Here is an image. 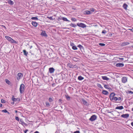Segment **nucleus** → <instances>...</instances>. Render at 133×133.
I'll return each mask as SVG.
<instances>
[{"label": "nucleus", "instance_id": "obj_1", "mask_svg": "<svg viewBox=\"0 0 133 133\" xmlns=\"http://www.w3.org/2000/svg\"><path fill=\"white\" fill-rule=\"evenodd\" d=\"M5 37L8 41L11 43H13L15 44L17 43L16 41L13 39L11 37L8 36H5Z\"/></svg>", "mask_w": 133, "mask_h": 133}, {"label": "nucleus", "instance_id": "obj_2", "mask_svg": "<svg viewBox=\"0 0 133 133\" xmlns=\"http://www.w3.org/2000/svg\"><path fill=\"white\" fill-rule=\"evenodd\" d=\"M25 85L23 84H21L20 85L19 88L20 92L21 94H23L24 91Z\"/></svg>", "mask_w": 133, "mask_h": 133}, {"label": "nucleus", "instance_id": "obj_3", "mask_svg": "<svg viewBox=\"0 0 133 133\" xmlns=\"http://www.w3.org/2000/svg\"><path fill=\"white\" fill-rule=\"evenodd\" d=\"M77 25L78 26L83 28H84L86 27V25L82 23H77Z\"/></svg>", "mask_w": 133, "mask_h": 133}, {"label": "nucleus", "instance_id": "obj_4", "mask_svg": "<svg viewBox=\"0 0 133 133\" xmlns=\"http://www.w3.org/2000/svg\"><path fill=\"white\" fill-rule=\"evenodd\" d=\"M97 117V116L96 115H93L91 116L89 119L91 121H93L96 119Z\"/></svg>", "mask_w": 133, "mask_h": 133}, {"label": "nucleus", "instance_id": "obj_5", "mask_svg": "<svg viewBox=\"0 0 133 133\" xmlns=\"http://www.w3.org/2000/svg\"><path fill=\"white\" fill-rule=\"evenodd\" d=\"M23 76V74L21 73H18L16 76L17 79L18 80H19Z\"/></svg>", "mask_w": 133, "mask_h": 133}, {"label": "nucleus", "instance_id": "obj_6", "mask_svg": "<svg viewBox=\"0 0 133 133\" xmlns=\"http://www.w3.org/2000/svg\"><path fill=\"white\" fill-rule=\"evenodd\" d=\"M115 95V94L114 92H113L111 93L109 97L110 99L112 101L114 100Z\"/></svg>", "mask_w": 133, "mask_h": 133}, {"label": "nucleus", "instance_id": "obj_7", "mask_svg": "<svg viewBox=\"0 0 133 133\" xmlns=\"http://www.w3.org/2000/svg\"><path fill=\"white\" fill-rule=\"evenodd\" d=\"M127 77H122V83H125L127 81Z\"/></svg>", "mask_w": 133, "mask_h": 133}, {"label": "nucleus", "instance_id": "obj_8", "mask_svg": "<svg viewBox=\"0 0 133 133\" xmlns=\"http://www.w3.org/2000/svg\"><path fill=\"white\" fill-rule=\"evenodd\" d=\"M130 43L128 42H123L121 44V46H124L129 45Z\"/></svg>", "mask_w": 133, "mask_h": 133}, {"label": "nucleus", "instance_id": "obj_9", "mask_svg": "<svg viewBox=\"0 0 133 133\" xmlns=\"http://www.w3.org/2000/svg\"><path fill=\"white\" fill-rule=\"evenodd\" d=\"M129 114H123L121 115V117L124 118H127L129 117Z\"/></svg>", "mask_w": 133, "mask_h": 133}, {"label": "nucleus", "instance_id": "obj_10", "mask_svg": "<svg viewBox=\"0 0 133 133\" xmlns=\"http://www.w3.org/2000/svg\"><path fill=\"white\" fill-rule=\"evenodd\" d=\"M12 99L14 101H19L20 100V99L18 98H14L13 96L12 97Z\"/></svg>", "mask_w": 133, "mask_h": 133}, {"label": "nucleus", "instance_id": "obj_11", "mask_svg": "<svg viewBox=\"0 0 133 133\" xmlns=\"http://www.w3.org/2000/svg\"><path fill=\"white\" fill-rule=\"evenodd\" d=\"M116 66L118 67H122L124 65V64L122 63H118L116 64Z\"/></svg>", "mask_w": 133, "mask_h": 133}, {"label": "nucleus", "instance_id": "obj_12", "mask_svg": "<svg viewBox=\"0 0 133 133\" xmlns=\"http://www.w3.org/2000/svg\"><path fill=\"white\" fill-rule=\"evenodd\" d=\"M41 35L44 36L46 37L48 35L46 34V33L45 31H42V32L41 34Z\"/></svg>", "mask_w": 133, "mask_h": 133}, {"label": "nucleus", "instance_id": "obj_13", "mask_svg": "<svg viewBox=\"0 0 133 133\" xmlns=\"http://www.w3.org/2000/svg\"><path fill=\"white\" fill-rule=\"evenodd\" d=\"M55 70L53 68H50L49 69V71L50 73H52L54 72Z\"/></svg>", "mask_w": 133, "mask_h": 133}, {"label": "nucleus", "instance_id": "obj_14", "mask_svg": "<svg viewBox=\"0 0 133 133\" xmlns=\"http://www.w3.org/2000/svg\"><path fill=\"white\" fill-rule=\"evenodd\" d=\"M84 12H85L84 14L86 15H89L92 13L91 11L88 10H87L85 11Z\"/></svg>", "mask_w": 133, "mask_h": 133}, {"label": "nucleus", "instance_id": "obj_15", "mask_svg": "<svg viewBox=\"0 0 133 133\" xmlns=\"http://www.w3.org/2000/svg\"><path fill=\"white\" fill-rule=\"evenodd\" d=\"M82 101L83 104L84 105H88V102H87V101H85L84 99H82Z\"/></svg>", "mask_w": 133, "mask_h": 133}, {"label": "nucleus", "instance_id": "obj_16", "mask_svg": "<svg viewBox=\"0 0 133 133\" xmlns=\"http://www.w3.org/2000/svg\"><path fill=\"white\" fill-rule=\"evenodd\" d=\"M34 26L36 27L37 25V23L36 22L32 21L31 23Z\"/></svg>", "mask_w": 133, "mask_h": 133}, {"label": "nucleus", "instance_id": "obj_17", "mask_svg": "<svg viewBox=\"0 0 133 133\" xmlns=\"http://www.w3.org/2000/svg\"><path fill=\"white\" fill-rule=\"evenodd\" d=\"M128 7V5L125 3L123 4V7L124 9L126 10L127 9V8Z\"/></svg>", "mask_w": 133, "mask_h": 133}, {"label": "nucleus", "instance_id": "obj_18", "mask_svg": "<svg viewBox=\"0 0 133 133\" xmlns=\"http://www.w3.org/2000/svg\"><path fill=\"white\" fill-rule=\"evenodd\" d=\"M124 109V108L123 106H120L119 107H116L115 109H120V110H122V109Z\"/></svg>", "mask_w": 133, "mask_h": 133}, {"label": "nucleus", "instance_id": "obj_19", "mask_svg": "<svg viewBox=\"0 0 133 133\" xmlns=\"http://www.w3.org/2000/svg\"><path fill=\"white\" fill-rule=\"evenodd\" d=\"M102 79L104 80H108L109 79V78H108L107 76H102Z\"/></svg>", "mask_w": 133, "mask_h": 133}, {"label": "nucleus", "instance_id": "obj_20", "mask_svg": "<svg viewBox=\"0 0 133 133\" xmlns=\"http://www.w3.org/2000/svg\"><path fill=\"white\" fill-rule=\"evenodd\" d=\"M23 52L24 53V54L26 56H27V55L28 54V52H27L25 50H23Z\"/></svg>", "mask_w": 133, "mask_h": 133}, {"label": "nucleus", "instance_id": "obj_21", "mask_svg": "<svg viewBox=\"0 0 133 133\" xmlns=\"http://www.w3.org/2000/svg\"><path fill=\"white\" fill-rule=\"evenodd\" d=\"M102 93L103 94L105 95H107L108 93V92L105 90H103Z\"/></svg>", "mask_w": 133, "mask_h": 133}, {"label": "nucleus", "instance_id": "obj_22", "mask_svg": "<svg viewBox=\"0 0 133 133\" xmlns=\"http://www.w3.org/2000/svg\"><path fill=\"white\" fill-rule=\"evenodd\" d=\"M104 87L106 89H111V88L108 85L105 84L104 85Z\"/></svg>", "mask_w": 133, "mask_h": 133}, {"label": "nucleus", "instance_id": "obj_23", "mask_svg": "<svg viewBox=\"0 0 133 133\" xmlns=\"http://www.w3.org/2000/svg\"><path fill=\"white\" fill-rule=\"evenodd\" d=\"M5 82L6 83L8 84L9 85H10L11 84L10 82L7 79H5Z\"/></svg>", "mask_w": 133, "mask_h": 133}, {"label": "nucleus", "instance_id": "obj_24", "mask_svg": "<svg viewBox=\"0 0 133 133\" xmlns=\"http://www.w3.org/2000/svg\"><path fill=\"white\" fill-rule=\"evenodd\" d=\"M8 3L11 5H12L14 4V2L13 1L11 0H9L8 1Z\"/></svg>", "mask_w": 133, "mask_h": 133}, {"label": "nucleus", "instance_id": "obj_25", "mask_svg": "<svg viewBox=\"0 0 133 133\" xmlns=\"http://www.w3.org/2000/svg\"><path fill=\"white\" fill-rule=\"evenodd\" d=\"M67 66H69L70 68H71L73 67V65H72L71 64L68 63L67 64Z\"/></svg>", "mask_w": 133, "mask_h": 133}, {"label": "nucleus", "instance_id": "obj_26", "mask_svg": "<svg viewBox=\"0 0 133 133\" xmlns=\"http://www.w3.org/2000/svg\"><path fill=\"white\" fill-rule=\"evenodd\" d=\"M69 25L75 28L77 26V25H76L72 23H71Z\"/></svg>", "mask_w": 133, "mask_h": 133}, {"label": "nucleus", "instance_id": "obj_27", "mask_svg": "<svg viewBox=\"0 0 133 133\" xmlns=\"http://www.w3.org/2000/svg\"><path fill=\"white\" fill-rule=\"evenodd\" d=\"M20 122L21 123V124L23 125H25L26 123L24 122L23 120L22 119L20 120Z\"/></svg>", "mask_w": 133, "mask_h": 133}, {"label": "nucleus", "instance_id": "obj_28", "mask_svg": "<svg viewBox=\"0 0 133 133\" xmlns=\"http://www.w3.org/2000/svg\"><path fill=\"white\" fill-rule=\"evenodd\" d=\"M84 79V77L81 76H79L78 77V79L79 80H81Z\"/></svg>", "mask_w": 133, "mask_h": 133}, {"label": "nucleus", "instance_id": "obj_29", "mask_svg": "<svg viewBox=\"0 0 133 133\" xmlns=\"http://www.w3.org/2000/svg\"><path fill=\"white\" fill-rule=\"evenodd\" d=\"M2 111L3 112H4L5 113H7L8 114H9L10 113L9 112H8L6 110H3Z\"/></svg>", "mask_w": 133, "mask_h": 133}, {"label": "nucleus", "instance_id": "obj_30", "mask_svg": "<svg viewBox=\"0 0 133 133\" xmlns=\"http://www.w3.org/2000/svg\"><path fill=\"white\" fill-rule=\"evenodd\" d=\"M45 104L47 107H49L50 106L49 103L48 102H45Z\"/></svg>", "mask_w": 133, "mask_h": 133}, {"label": "nucleus", "instance_id": "obj_31", "mask_svg": "<svg viewBox=\"0 0 133 133\" xmlns=\"http://www.w3.org/2000/svg\"><path fill=\"white\" fill-rule=\"evenodd\" d=\"M31 19L32 20H38V18L37 17H32L31 18Z\"/></svg>", "mask_w": 133, "mask_h": 133}, {"label": "nucleus", "instance_id": "obj_32", "mask_svg": "<svg viewBox=\"0 0 133 133\" xmlns=\"http://www.w3.org/2000/svg\"><path fill=\"white\" fill-rule=\"evenodd\" d=\"M49 101L50 102H53V100L50 97L49 98Z\"/></svg>", "mask_w": 133, "mask_h": 133}, {"label": "nucleus", "instance_id": "obj_33", "mask_svg": "<svg viewBox=\"0 0 133 133\" xmlns=\"http://www.w3.org/2000/svg\"><path fill=\"white\" fill-rule=\"evenodd\" d=\"M77 47L81 49H83V47L80 44L78 45L77 46Z\"/></svg>", "mask_w": 133, "mask_h": 133}, {"label": "nucleus", "instance_id": "obj_34", "mask_svg": "<svg viewBox=\"0 0 133 133\" xmlns=\"http://www.w3.org/2000/svg\"><path fill=\"white\" fill-rule=\"evenodd\" d=\"M47 18L51 20H54V19L52 18V17L47 16Z\"/></svg>", "mask_w": 133, "mask_h": 133}, {"label": "nucleus", "instance_id": "obj_35", "mask_svg": "<svg viewBox=\"0 0 133 133\" xmlns=\"http://www.w3.org/2000/svg\"><path fill=\"white\" fill-rule=\"evenodd\" d=\"M127 94H133V91H128L126 92Z\"/></svg>", "mask_w": 133, "mask_h": 133}, {"label": "nucleus", "instance_id": "obj_36", "mask_svg": "<svg viewBox=\"0 0 133 133\" xmlns=\"http://www.w3.org/2000/svg\"><path fill=\"white\" fill-rule=\"evenodd\" d=\"M97 86H98V87L100 88H101V89H103V87H102V86H101V85L99 84H97Z\"/></svg>", "mask_w": 133, "mask_h": 133}, {"label": "nucleus", "instance_id": "obj_37", "mask_svg": "<svg viewBox=\"0 0 133 133\" xmlns=\"http://www.w3.org/2000/svg\"><path fill=\"white\" fill-rule=\"evenodd\" d=\"M72 49L74 50H76L77 49V48L75 46H74L72 47Z\"/></svg>", "mask_w": 133, "mask_h": 133}, {"label": "nucleus", "instance_id": "obj_38", "mask_svg": "<svg viewBox=\"0 0 133 133\" xmlns=\"http://www.w3.org/2000/svg\"><path fill=\"white\" fill-rule=\"evenodd\" d=\"M72 21L74 22H76L77 21L76 19L75 18H71Z\"/></svg>", "mask_w": 133, "mask_h": 133}, {"label": "nucleus", "instance_id": "obj_39", "mask_svg": "<svg viewBox=\"0 0 133 133\" xmlns=\"http://www.w3.org/2000/svg\"><path fill=\"white\" fill-rule=\"evenodd\" d=\"M99 45L100 46H104L105 45V44H104V43H99Z\"/></svg>", "mask_w": 133, "mask_h": 133}, {"label": "nucleus", "instance_id": "obj_40", "mask_svg": "<svg viewBox=\"0 0 133 133\" xmlns=\"http://www.w3.org/2000/svg\"><path fill=\"white\" fill-rule=\"evenodd\" d=\"M70 97L68 95H67V101L70 100Z\"/></svg>", "mask_w": 133, "mask_h": 133}, {"label": "nucleus", "instance_id": "obj_41", "mask_svg": "<svg viewBox=\"0 0 133 133\" xmlns=\"http://www.w3.org/2000/svg\"><path fill=\"white\" fill-rule=\"evenodd\" d=\"M102 33L103 34H105L107 33V31L105 30L102 31Z\"/></svg>", "mask_w": 133, "mask_h": 133}, {"label": "nucleus", "instance_id": "obj_42", "mask_svg": "<svg viewBox=\"0 0 133 133\" xmlns=\"http://www.w3.org/2000/svg\"><path fill=\"white\" fill-rule=\"evenodd\" d=\"M1 103H5V100L3 99H2L1 101Z\"/></svg>", "mask_w": 133, "mask_h": 133}, {"label": "nucleus", "instance_id": "obj_43", "mask_svg": "<svg viewBox=\"0 0 133 133\" xmlns=\"http://www.w3.org/2000/svg\"><path fill=\"white\" fill-rule=\"evenodd\" d=\"M62 19L63 20L66 21V18L63 17H62Z\"/></svg>", "mask_w": 133, "mask_h": 133}, {"label": "nucleus", "instance_id": "obj_44", "mask_svg": "<svg viewBox=\"0 0 133 133\" xmlns=\"http://www.w3.org/2000/svg\"><path fill=\"white\" fill-rule=\"evenodd\" d=\"M114 100L115 101H117L118 100V98L116 97H115L114 98Z\"/></svg>", "mask_w": 133, "mask_h": 133}, {"label": "nucleus", "instance_id": "obj_45", "mask_svg": "<svg viewBox=\"0 0 133 133\" xmlns=\"http://www.w3.org/2000/svg\"><path fill=\"white\" fill-rule=\"evenodd\" d=\"M70 45L72 46V47L73 46H74L75 45L73 43H72L71 42H70Z\"/></svg>", "mask_w": 133, "mask_h": 133}, {"label": "nucleus", "instance_id": "obj_46", "mask_svg": "<svg viewBox=\"0 0 133 133\" xmlns=\"http://www.w3.org/2000/svg\"><path fill=\"white\" fill-rule=\"evenodd\" d=\"M15 119L18 121H19V119L18 117H15Z\"/></svg>", "mask_w": 133, "mask_h": 133}, {"label": "nucleus", "instance_id": "obj_47", "mask_svg": "<svg viewBox=\"0 0 133 133\" xmlns=\"http://www.w3.org/2000/svg\"><path fill=\"white\" fill-rule=\"evenodd\" d=\"M94 9L93 8H91L90 9V10L91 11H92V12H94Z\"/></svg>", "mask_w": 133, "mask_h": 133}, {"label": "nucleus", "instance_id": "obj_48", "mask_svg": "<svg viewBox=\"0 0 133 133\" xmlns=\"http://www.w3.org/2000/svg\"><path fill=\"white\" fill-rule=\"evenodd\" d=\"M74 133H80V132L79 131H77L74 132Z\"/></svg>", "mask_w": 133, "mask_h": 133}, {"label": "nucleus", "instance_id": "obj_49", "mask_svg": "<svg viewBox=\"0 0 133 133\" xmlns=\"http://www.w3.org/2000/svg\"><path fill=\"white\" fill-rule=\"evenodd\" d=\"M121 97L118 98V101H121Z\"/></svg>", "mask_w": 133, "mask_h": 133}, {"label": "nucleus", "instance_id": "obj_50", "mask_svg": "<svg viewBox=\"0 0 133 133\" xmlns=\"http://www.w3.org/2000/svg\"><path fill=\"white\" fill-rule=\"evenodd\" d=\"M65 65L64 64H63V65H62L63 67H64L65 68Z\"/></svg>", "mask_w": 133, "mask_h": 133}, {"label": "nucleus", "instance_id": "obj_51", "mask_svg": "<svg viewBox=\"0 0 133 133\" xmlns=\"http://www.w3.org/2000/svg\"><path fill=\"white\" fill-rule=\"evenodd\" d=\"M128 30L131 31L132 32H133V28H132L131 29H128Z\"/></svg>", "mask_w": 133, "mask_h": 133}, {"label": "nucleus", "instance_id": "obj_52", "mask_svg": "<svg viewBox=\"0 0 133 133\" xmlns=\"http://www.w3.org/2000/svg\"><path fill=\"white\" fill-rule=\"evenodd\" d=\"M28 131V129H26L24 131V133H26Z\"/></svg>", "mask_w": 133, "mask_h": 133}, {"label": "nucleus", "instance_id": "obj_53", "mask_svg": "<svg viewBox=\"0 0 133 133\" xmlns=\"http://www.w3.org/2000/svg\"><path fill=\"white\" fill-rule=\"evenodd\" d=\"M58 101H59V103L60 102V103H61V102H62V100H61V99H59V100Z\"/></svg>", "mask_w": 133, "mask_h": 133}, {"label": "nucleus", "instance_id": "obj_54", "mask_svg": "<svg viewBox=\"0 0 133 133\" xmlns=\"http://www.w3.org/2000/svg\"><path fill=\"white\" fill-rule=\"evenodd\" d=\"M119 59L120 60H123L124 59V58H119Z\"/></svg>", "mask_w": 133, "mask_h": 133}, {"label": "nucleus", "instance_id": "obj_55", "mask_svg": "<svg viewBox=\"0 0 133 133\" xmlns=\"http://www.w3.org/2000/svg\"><path fill=\"white\" fill-rule=\"evenodd\" d=\"M108 112L109 113H111V111H109V110H108Z\"/></svg>", "mask_w": 133, "mask_h": 133}, {"label": "nucleus", "instance_id": "obj_56", "mask_svg": "<svg viewBox=\"0 0 133 133\" xmlns=\"http://www.w3.org/2000/svg\"><path fill=\"white\" fill-rule=\"evenodd\" d=\"M2 104L0 103V107H2Z\"/></svg>", "mask_w": 133, "mask_h": 133}, {"label": "nucleus", "instance_id": "obj_57", "mask_svg": "<svg viewBox=\"0 0 133 133\" xmlns=\"http://www.w3.org/2000/svg\"><path fill=\"white\" fill-rule=\"evenodd\" d=\"M2 26H3V27H4V28H5V29H6V28L5 26L3 25H2Z\"/></svg>", "mask_w": 133, "mask_h": 133}, {"label": "nucleus", "instance_id": "obj_58", "mask_svg": "<svg viewBox=\"0 0 133 133\" xmlns=\"http://www.w3.org/2000/svg\"><path fill=\"white\" fill-rule=\"evenodd\" d=\"M34 133H39L38 131H35L34 132Z\"/></svg>", "mask_w": 133, "mask_h": 133}, {"label": "nucleus", "instance_id": "obj_59", "mask_svg": "<svg viewBox=\"0 0 133 133\" xmlns=\"http://www.w3.org/2000/svg\"><path fill=\"white\" fill-rule=\"evenodd\" d=\"M131 124L132 126H133V122H131Z\"/></svg>", "mask_w": 133, "mask_h": 133}, {"label": "nucleus", "instance_id": "obj_60", "mask_svg": "<svg viewBox=\"0 0 133 133\" xmlns=\"http://www.w3.org/2000/svg\"><path fill=\"white\" fill-rule=\"evenodd\" d=\"M14 102H12L11 103V104H14Z\"/></svg>", "mask_w": 133, "mask_h": 133}, {"label": "nucleus", "instance_id": "obj_61", "mask_svg": "<svg viewBox=\"0 0 133 133\" xmlns=\"http://www.w3.org/2000/svg\"><path fill=\"white\" fill-rule=\"evenodd\" d=\"M114 111H115L117 112L118 113H119V112H117V111H116V110H114Z\"/></svg>", "mask_w": 133, "mask_h": 133}, {"label": "nucleus", "instance_id": "obj_62", "mask_svg": "<svg viewBox=\"0 0 133 133\" xmlns=\"http://www.w3.org/2000/svg\"><path fill=\"white\" fill-rule=\"evenodd\" d=\"M32 47V46H30V48L31 49V48Z\"/></svg>", "mask_w": 133, "mask_h": 133}, {"label": "nucleus", "instance_id": "obj_63", "mask_svg": "<svg viewBox=\"0 0 133 133\" xmlns=\"http://www.w3.org/2000/svg\"><path fill=\"white\" fill-rule=\"evenodd\" d=\"M15 112L16 113H17V110H16Z\"/></svg>", "mask_w": 133, "mask_h": 133}, {"label": "nucleus", "instance_id": "obj_64", "mask_svg": "<svg viewBox=\"0 0 133 133\" xmlns=\"http://www.w3.org/2000/svg\"><path fill=\"white\" fill-rule=\"evenodd\" d=\"M132 111H133V108H132Z\"/></svg>", "mask_w": 133, "mask_h": 133}]
</instances>
